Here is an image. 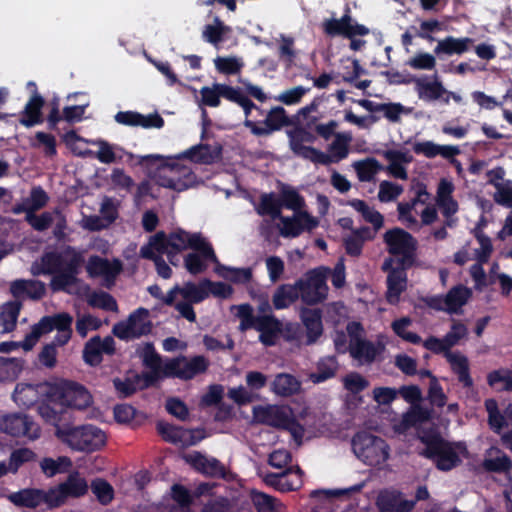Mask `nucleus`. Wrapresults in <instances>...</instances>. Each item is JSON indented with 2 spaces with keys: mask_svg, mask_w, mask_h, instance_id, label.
<instances>
[{
  "mask_svg": "<svg viewBox=\"0 0 512 512\" xmlns=\"http://www.w3.org/2000/svg\"><path fill=\"white\" fill-rule=\"evenodd\" d=\"M0 428L13 437H26L35 440L40 437V426L26 414H10L3 417Z\"/></svg>",
  "mask_w": 512,
  "mask_h": 512,
  "instance_id": "nucleus-15",
  "label": "nucleus"
},
{
  "mask_svg": "<svg viewBox=\"0 0 512 512\" xmlns=\"http://www.w3.org/2000/svg\"><path fill=\"white\" fill-rule=\"evenodd\" d=\"M301 320L306 328V344L315 343L323 333L322 311L318 308H302Z\"/></svg>",
  "mask_w": 512,
  "mask_h": 512,
  "instance_id": "nucleus-25",
  "label": "nucleus"
},
{
  "mask_svg": "<svg viewBox=\"0 0 512 512\" xmlns=\"http://www.w3.org/2000/svg\"><path fill=\"white\" fill-rule=\"evenodd\" d=\"M33 148H44L47 157H54L57 154L56 138L54 135L42 131L35 134V140L31 142Z\"/></svg>",
  "mask_w": 512,
  "mask_h": 512,
  "instance_id": "nucleus-59",
  "label": "nucleus"
},
{
  "mask_svg": "<svg viewBox=\"0 0 512 512\" xmlns=\"http://www.w3.org/2000/svg\"><path fill=\"white\" fill-rule=\"evenodd\" d=\"M418 438L425 445V449L420 455L433 460L437 469L450 471L461 463L457 452L437 431L433 429L424 430Z\"/></svg>",
  "mask_w": 512,
  "mask_h": 512,
  "instance_id": "nucleus-6",
  "label": "nucleus"
},
{
  "mask_svg": "<svg viewBox=\"0 0 512 512\" xmlns=\"http://www.w3.org/2000/svg\"><path fill=\"white\" fill-rule=\"evenodd\" d=\"M149 311L140 307L133 311L126 321L113 326V334L121 340H132L148 335L152 330V323L148 319Z\"/></svg>",
  "mask_w": 512,
  "mask_h": 512,
  "instance_id": "nucleus-13",
  "label": "nucleus"
},
{
  "mask_svg": "<svg viewBox=\"0 0 512 512\" xmlns=\"http://www.w3.org/2000/svg\"><path fill=\"white\" fill-rule=\"evenodd\" d=\"M48 200L49 197L42 187H34L30 192L29 198L17 211H24L26 214L36 212L46 206Z\"/></svg>",
  "mask_w": 512,
  "mask_h": 512,
  "instance_id": "nucleus-49",
  "label": "nucleus"
},
{
  "mask_svg": "<svg viewBox=\"0 0 512 512\" xmlns=\"http://www.w3.org/2000/svg\"><path fill=\"white\" fill-rule=\"evenodd\" d=\"M387 252L395 256V263L398 265L413 266L416 261L418 242L416 238L406 230L394 227L387 230L383 235Z\"/></svg>",
  "mask_w": 512,
  "mask_h": 512,
  "instance_id": "nucleus-8",
  "label": "nucleus"
},
{
  "mask_svg": "<svg viewBox=\"0 0 512 512\" xmlns=\"http://www.w3.org/2000/svg\"><path fill=\"white\" fill-rule=\"evenodd\" d=\"M90 277L103 276L107 281L114 280L122 271V264L119 260L110 262L98 255L90 256L86 266Z\"/></svg>",
  "mask_w": 512,
  "mask_h": 512,
  "instance_id": "nucleus-21",
  "label": "nucleus"
},
{
  "mask_svg": "<svg viewBox=\"0 0 512 512\" xmlns=\"http://www.w3.org/2000/svg\"><path fill=\"white\" fill-rule=\"evenodd\" d=\"M485 225L484 219H482L474 229L473 233L478 243L480 244V250H477V260L480 263H487L493 252L492 241L481 229V226Z\"/></svg>",
  "mask_w": 512,
  "mask_h": 512,
  "instance_id": "nucleus-48",
  "label": "nucleus"
},
{
  "mask_svg": "<svg viewBox=\"0 0 512 512\" xmlns=\"http://www.w3.org/2000/svg\"><path fill=\"white\" fill-rule=\"evenodd\" d=\"M446 360L451 366V370L457 375L458 381L464 388H471L474 381L470 375L468 358L460 353L447 352Z\"/></svg>",
  "mask_w": 512,
  "mask_h": 512,
  "instance_id": "nucleus-28",
  "label": "nucleus"
},
{
  "mask_svg": "<svg viewBox=\"0 0 512 512\" xmlns=\"http://www.w3.org/2000/svg\"><path fill=\"white\" fill-rule=\"evenodd\" d=\"M163 370H150L149 372L135 373L138 390H145L155 386L159 380L166 378Z\"/></svg>",
  "mask_w": 512,
  "mask_h": 512,
  "instance_id": "nucleus-63",
  "label": "nucleus"
},
{
  "mask_svg": "<svg viewBox=\"0 0 512 512\" xmlns=\"http://www.w3.org/2000/svg\"><path fill=\"white\" fill-rule=\"evenodd\" d=\"M186 461L203 475L226 479V468L216 458H208L200 452H193L186 456Z\"/></svg>",
  "mask_w": 512,
  "mask_h": 512,
  "instance_id": "nucleus-20",
  "label": "nucleus"
},
{
  "mask_svg": "<svg viewBox=\"0 0 512 512\" xmlns=\"http://www.w3.org/2000/svg\"><path fill=\"white\" fill-rule=\"evenodd\" d=\"M288 137L290 149L298 157H302L307 153L305 152V149L313 148L312 146H306L305 143H313L316 140L315 135L303 127H296L289 131Z\"/></svg>",
  "mask_w": 512,
  "mask_h": 512,
  "instance_id": "nucleus-33",
  "label": "nucleus"
},
{
  "mask_svg": "<svg viewBox=\"0 0 512 512\" xmlns=\"http://www.w3.org/2000/svg\"><path fill=\"white\" fill-rule=\"evenodd\" d=\"M215 264V272L222 278L237 284L249 283L252 279V270L250 268H232L221 264L219 261Z\"/></svg>",
  "mask_w": 512,
  "mask_h": 512,
  "instance_id": "nucleus-39",
  "label": "nucleus"
},
{
  "mask_svg": "<svg viewBox=\"0 0 512 512\" xmlns=\"http://www.w3.org/2000/svg\"><path fill=\"white\" fill-rule=\"evenodd\" d=\"M88 304L94 308H100L106 311H117L118 305L115 298L107 292L93 293L88 299Z\"/></svg>",
  "mask_w": 512,
  "mask_h": 512,
  "instance_id": "nucleus-62",
  "label": "nucleus"
},
{
  "mask_svg": "<svg viewBox=\"0 0 512 512\" xmlns=\"http://www.w3.org/2000/svg\"><path fill=\"white\" fill-rule=\"evenodd\" d=\"M187 248H191L195 250L197 253H201L204 259L212 262L218 263V258L215 254V251L212 245L207 242L200 233L189 234L188 233V243Z\"/></svg>",
  "mask_w": 512,
  "mask_h": 512,
  "instance_id": "nucleus-46",
  "label": "nucleus"
},
{
  "mask_svg": "<svg viewBox=\"0 0 512 512\" xmlns=\"http://www.w3.org/2000/svg\"><path fill=\"white\" fill-rule=\"evenodd\" d=\"M73 317L67 312L43 316L37 323L38 335H45L53 330L68 331L72 329Z\"/></svg>",
  "mask_w": 512,
  "mask_h": 512,
  "instance_id": "nucleus-26",
  "label": "nucleus"
},
{
  "mask_svg": "<svg viewBox=\"0 0 512 512\" xmlns=\"http://www.w3.org/2000/svg\"><path fill=\"white\" fill-rule=\"evenodd\" d=\"M279 192V200L282 208L284 207L294 212H303L302 208L305 206V200L295 188L288 184L280 183Z\"/></svg>",
  "mask_w": 512,
  "mask_h": 512,
  "instance_id": "nucleus-36",
  "label": "nucleus"
},
{
  "mask_svg": "<svg viewBox=\"0 0 512 512\" xmlns=\"http://www.w3.org/2000/svg\"><path fill=\"white\" fill-rule=\"evenodd\" d=\"M137 353L145 367L150 370H163L161 356L156 352L153 343H145L141 349L137 350Z\"/></svg>",
  "mask_w": 512,
  "mask_h": 512,
  "instance_id": "nucleus-54",
  "label": "nucleus"
},
{
  "mask_svg": "<svg viewBox=\"0 0 512 512\" xmlns=\"http://www.w3.org/2000/svg\"><path fill=\"white\" fill-rule=\"evenodd\" d=\"M36 454L28 448H19L14 450L9 458L10 471L15 473L18 469L27 462L33 461Z\"/></svg>",
  "mask_w": 512,
  "mask_h": 512,
  "instance_id": "nucleus-64",
  "label": "nucleus"
},
{
  "mask_svg": "<svg viewBox=\"0 0 512 512\" xmlns=\"http://www.w3.org/2000/svg\"><path fill=\"white\" fill-rule=\"evenodd\" d=\"M222 155V146L220 144H197L174 158H164L160 155L137 156V164L148 169L156 166L158 170L157 183L165 188L176 191H183L188 186L181 177H189L192 172L187 166L180 165L177 160L188 159L193 163L212 164L218 161Z\"/></svg>",
  "mask_w": 512,
  "mask_h": 512,
  "instance_id": "nucleus-1",
  "label": "nucleus"
},
{
  "mask_svg": "<svg viewBox=\"0 0 512 512\" xmlns=\"http://www.w3.org/2000/svg\"><path fill=\"white\" fill-rule=\"evenodd\" d=\"M102 355L100 336H93L84 345L83 360L90 366H98L103 360Z\"/></svg>",
  "mask_w": 512,
  "mask_h": 512,
  "instance_id": "nucleus-51",
  "label": "nucleus"
},
{
  "mask_svg": "<svg viewBox=\"0 0 512 512\" xmlns=\"http://www.w3.org/2000/svg\"><path fill=\"white\" fill-rule=\"evenodd\" d=\"M21 308V301H9L4 304L0 313V323L4 332H11L15 329Z\"/></svg>",
  "mask_w": 512,
  "mask_h": 512,
  "instance_id": "nucleus-45",
  "label": "nucleus"
},
{
  "mask_svg": "<svg viewBox=\"0 0 512 512\" xmlns=\"http://www.w3.org/2000/svg\"><path fill=\"white\" fill-rule=\"evenodd\" d=\"M471 296V289L462 284L452 287L445 295V311L449 314L462 313V307L469 301Z\"/></svg>",
  "mask_w": 512,
  "mask_h": 512,
  "instance_id": "nucleus-29",
  "label": "nucleus"
},
{
  "mask_svg": "<svg viewBox=\"0 0 512 512\" xmlns=\"http://www.w3.org/2000/svg\"><path fill=\"white\" fill-rule=\"evenodd\" d=\"M156 249L153 245L147 243L140 248V256L143 259L151 260L154 262L157 274L163 279H169L172 275V269L165 262L162 255L156 254Z\"/></svg>",
  "mask_w": 512,
  "mask_h": 512,
  "instance_id": "nucleus-42",
  "label": "nucleus"
},
{
  "mask_svg": "<svg viewBox=\"0 0 512 512\" xmlns=\"http://www.w3.org/2000/svg\"><path fill=\"white\" fill-rule=\"evenodd\" d=\"M215 25H206L202 36L205 41L213 45H217L223 40V35L229 31V27L219 19L215 18Z\"/></svg>",
  "mask_w": 512,
  "mask_h": 512,
  "instance_id": "nucleus-60",
  "label": "nucleus"
},
{
  "mask_svg": "<svg viewBox=\"0 0 512 512\" xmlns=\"http://www.w3.org/2000/svg\"><path fill=\"white\" fill-rule=\"evenodd\" d=\"M250 499L257 512H282V504L266 493L253 489Z\"/></svg>",
  "mask_w": 512,
  "mask_h": 512,
  "instance_id": "nucleus-43",
  "label": "nucleus"
},
{
  "mask_svg": "<svg viewBox=\"0 0 512 512\" xmlns=\"http://www.w3.org/2000/svg\"><path fill=\"white\" fill-rule=\"evenodd\" d=\"M415 90L419 99L425 102L441 101L446 92V88L437 74L433 76L432 81H428L427 78L415 79Z\"/></svg>",
  "mask_w": 512,
  "mask_h": 512,
  "instance_id": "nucleus-24",
  "label": "nucleus"
},
{
  "mask_svg": "<svg viewBox=\"0 0 512 512\" xmlns=\"http://www.w3.org/2000/svg\"><path fill=\"white\" fill-rule=\"evenodd\" d=\"M83 262L82 254L68 245L62 252H45L41 257L39 273L52 275L50 281L52 291H65L67 287L76 284L77 275Z\"/></svg>",
  "mask_w": 512,
  "mask_h": 512,
  "instance_id": "nucleus-2",
  "label": "nucleus"
},
{
  "mask_svg": "<svg viewBox=\"0 0 512 512\" xmlns=\"http://www.w3.org/2000/svg\"><path fill=\"white\" fill-rule=\"evenodd\" d=\"M338 370V361L335 356L321 358L316 366V370L310 374V380L319 384L331 379Z\"/></svg>",
  "mask_w": 512,
  "mask_h": 512,
  "instance_id": "nucleus-37",
  "label": "nucleus"
},
{
  "mask_svg": "<svg viewBox=\"0 0 512 512\" xmlns=\"http://www.w3.org/2000/svg\"><path fill=\"white\" fill-rule=\"evenodd\" d=\"M430 419L431 411L419 404H415L406 413L403 414L399 426L403 430H408L418 424L427 422Z\"/></svg>",
  "mask_w": 512,
  "mask_h": 512,
  "instance_id": "nucleus-41",
  "label": "nucleus"
},
{
  "mask_svg": "<svg viewBox=\"0 0 512 512\" xmlns=\"http://www.w3.org/2000/svg\"><path fill=\"white\" fill-rule=\"evenodd\" d=\"M217 71L225 75H235L241 71L244 63L235 56L217 57L214 60Z\"/></svg>",
  "mask_w": 512,
  "mask_h": 512,
  "instance_id": "nucleus-57",
  "label": "nucleus"
},
{
  "mask_svg": "<svg viewBox=\"0 0 512 512\" xmlns=\"http://www.w3.org/2000/svg\"><path fill=\"white\" fill-rule=\"evenodd\" d=\"M375 505L378 512H412L415 501L405 499L400 490L391 487L378 492Z\"/></svg>",
  "mask_w": 512,
  "mask_h": 512,
  "instance_id": "nucleus-16",
  "label": "nucleus"
},
{
  "mask_svg": "<svg viewBox=\"0 0 512 512\" xmlns=\"http://www.w3.org/2000/svg\"><path fill=\"white\" fill-rule=\"evenodd\" d=\"M112 383L120 398H128L139 391L136 385L135 374L132 371H129L124 379L114 378Z\"/></svg>",
  "mask_w": 512,
  "mask_h": 512,
  "instance_id": "nucleus-55",
  "label": "nucleus"
},
{
  "mask_svg": "<svg viewBox=\"0 0 512 512\" xmlns=\"http://www.w3.org/2000/svg\"><path fill=\"white\" fill-rule=\"evenodd\" d=\"M265 127L257 125L252 120L245 119L244 125L249 128L251 133L255 136H266L274 131H278L284 126H289L292 121L286 114L285 109L282 106L273 107L268 113L264 120Z\"/></svg>",
  "mask_w": 512,
  "mask_h": 512,
  "instance_id": "nucleus-17",
  "label": "nucleus"
},
{
  "mask_svg": "<svg viewBox=\"0 0 512 512\" xmlns=\"http://www.w3.org/2000/svg\"><path fill=\"white\" fill-rule=\"evenodd\" d=\"M351 136L343 133L335 134L334 141L329 145L328 151L334 158V162L337 163L342 159H345L349 153V142Z\"/></svg>",
  "mask_w": 512,
  "mask_h": 512,
  "instance_id": "nucleus-56",
  "label": "nucleus"
},
{
  "mask_svg": "<svg viewBox=\"0 0 512 512\" xmlns=\"http://www.w3.org/2000/svg\"><path fill=\"white\" fill-rule=\"evenodd\" d=\"M356 102L369 112H384V116L391 122H398L404 109L400 103H375L368 99H360Z\"/></svg>",
  "mask_w": 512,
  "mask_h": 512,
  "instance_id": "nucleus-32",
  "label": "nucleus"
},
{
  "mask_svg": "<svg viewBox=\"0 0 512 512\" xmlns=\"http://www.w3.org/2000/svg\"><path fill=\"white\" fill-rule=\"evenodd\" d=\"M482 467L489 473L511 474L512 460L503 450L492 446L486 450Z\"/></svg>",
  "mask_w": 512,
  "mask_h": 512,
  "instance_id": "nucleus-22",
  "label": "nucleus"
},
{
  "mask_svg": "<svg viewBox=\"0 0 512 512\" xmlns=\"http://www.w3.org/2000/svg\"><path fill=\"white\" fill-rule=\"evenodd\" d=\"M472 43L473 39L469 37L455 38L453 36H447L438 41V44L434 48V53L437 56H451L453 54L461 55L469 50Z\"/></svg>",
  "mask_w": 512,
  "mask_h": 512,
  "instance_id": "nucleus-30",
  "label": "nucleus"
},
{
  "mask_svg": "<svg viewBox=\"0 0 512 512\" xmlns=\"http://www.w3.org/2000/svg\"><path fill=\"white\" fill-rule=\"evenodd\" d=\"M346 205L352 207L355 211L360 213L364 221L372 224L376 231H378L383 226V215L373 207H370L364 200L351 199L346 202Z\"/></svg>",
  "mask_w": 512,
  "mask_h": 512,
  "instance_id": "nucleus-35",
  "label": "nucleus"
},
{
  "mask_svg": "<svg viewBox=\"0 0 512 512\" xmlns=\"http://www.w3.org/2000/svg\"><path fill=\"white\" fill-rule=\"evenodd\" d=\"M233 90L234 87L222 83H214L212 87L204 86L200 89L201 104L208 107H218L221 104V97L228 101L231 100Z\"/></svg>",
  "mask_w": 512,
  "mask_h": 512,
  "instance_id": "nucleus-27",
  "label": "nucleus"
},
{
  "mask_svg": "<svg viewBox=\"0 0 512 512\" xmlns=\"http://www.w3.org/2000/svg\"><path fill=\"white\" fill-rule=\"evenodd\" d=\"M278 219L282 222L280 234L285 238L298 237L305 230H313L319 223L318 220L307 211L295 212L292 217L281 215Z\"/></svg>",
  "mask_w": 512,
  "mask_h": 512,
  "instance_id": "nucleus-18",
  "label": "nucleus"
},
{
  "mask_svg": "<svg viewBox=\"0 0 512 512\" xmlns=\"http://www.w3.org/2000/svg\"><path fill=\"white\" fill-rule=\"evenodd\" d=\"M209 360L202 355L191 358L180 355L168 360L164 364L165 377L178 378L184 381L191 380L197 375L205 373L209 368Z\"/></svg>",
  "mask_w": 512,
  "mask_h": 512,
  "instance_id": "nucleus-10",
  "label": "nucleus"
},
{
  "mask_svg": "<svg viewBox=\"0 0 512 512\" xmlns=\"http://www.w3.org/2000/svg\"><path fill=\"white\" fill-rule=\"evenodd\" d=\"M253 417L260 424L281 429H290L295 422L283 408L276 405L254 407Z\"/></svg>",
  "mask_w": 512,
  "mask_h": 512,
  "instance_id": "nucleus-19",
  "label": "nucleus"
},
{
  "mask_svg": "<svg viewBox=\"0 0 512 512\" xmlns=\"http://www.w3.org/2000/svg\"><path fill=\"white\" fill-rule=\"evenodd\" d=\"M300 299L296 283L279 285L272 297V304L276 310L288 308Z\"/></svg>",
  "mask_w": 512,
  "mask_h": 512,
  "instance_id": "nucleus-34",
  "label": "nucleus"
},
{
  "mask_svg": "<svg viewBox=\"0 0 512 512\" xmlns=\"http://www.w3.org/2000/svg\"><path fill=\"white\" fill-rule=\"evenodd\" d=\"M93 403L89 390L82 384L71 380L52 383L51 405L62 413V421L67 409L85 410Z\"/></svg>",
  "mask_w": 512,
  "mask_h": 512,
  "instance_id": "nucleus-5",
  "label": "nucleus"
},
{
  "mask_svg": "<svg viewBox=\"0 0 512 512\" xmlns=\"http://www.w3.org/2000/svg\"><path fill=\"white\" fill-rule=\"evenodd\" d=\"M55 212L45 211L40 215L35 212L27 213L25 221L36 231L43 232L51 227L54 222Z\"/></svg>",
  "mask_w": 512,
  "mask_h": 512,
  "instance_id": "nucleus-58",
  "label": "nucleus"
},
{
  "mask_svg": "<svg viewBox=\"0 0 512 512\" xmlns=\"http://www.w3.org/2000/svg\"><path fill=\"white\" fill-rule=\"evenodd\" d=\"M300 389V382L291 374H278L272 382V391L280 396H292Z\"/></svg>",
  "mask_w": 512,
  "mask_h": 512,
  "instance_id": "nucleus-40",
  "label": "nucleus"
},
{
  "mask_svg": "<svg viewBox=\"0 0 512 512\" xmlns=\"http://www.w3.org/2000/svg\"><path fill=\"white\" fill-rule=\"evenodd\" d=\"M256 212L260 216H270L273 220L278 219L282 215L279 197L274 192L261 194Z\"/></svg>",
  "mask_w": 512,
  "mask_h": 512,
  "instance_id": "nucleus-38",
  "label": "nucleus"
},
{
  "mask_svg": "<svg viewBox=\"0 0 512 512\" xmlns=\"http://www.w3.org/2000/svg\"><path fill=\"white\" fill-rule=\"evenodd\" d=\"M148 243L154 246L157 253L166 254L169 262L176 265L173 258L187 249L188 233L182 229L168 235L164 231H158L150 237Z\"/></svg>",
  "mask_w": 512,
  "mask_h": 512,
  "instance_id": "nucleus-14",
  "label": "nucleus"
},
{
  "mask_svg": "<svg viewBox=\"0 0 512 512\" xmlns=\"http://www.w3.org/2000/svg\"><path fill=\"white\" fill-rule=\"evenodd\" d=\"M60 488L65 493L66 497L79 498L84 496L88 491L87 481L80 477L77 472L70 474L66 481L60 483Z\"/></svg>",
  "mask_w": 512,
  "mask_h": 512,
  "instance_id": "nucleus-44",
  "label": "nucleus"
},
{
  "mask_svg": "<svg viewBox=\"0 0 512 512\" xmlns=\"http://www.w3.org/2000/svg\"><path fill=\"white\" fill-rule=\"evenodd\" d=\"M55 427L56 438L76 452L93 453L105 446L107 437L103 430L92 424L73 425L62 423H49Z\"/></svg>",
  "mask_w": 512,
  "mask_h": 512,
  "instance_id": "nucleus-3",
  "label": "nucleus"
},
{
  "mask_svg": "<svg viewBox=\"0 0 512 512\" xmlns=\"http://www.w3.org/2000/svg\"><path fill=\"white\" fill-rule=\"evenodd\" d=\"M358 179L362 182L371 181L375 174L381 169L379 161L375 158H367L365 160L354 163Z\"/></svg>",
  "mask_w": 512,
  "mask_h": 512,
  "instance_id": "nucleus-53",
  "label": "nucleus"
},
{
  "mask_svg": "<svg viewBox=\"0 0 512 512\" xmlns=\"http://www.w3.org/2000/svg\"><path fill=\"white\" fill-rule=\"evenodd\" d=\"M8 499L17 507L36 508L43 503L42 490L36 488H25L11 493Z\"/></svg>",
  "mask_w": 512,
  "mask_h": 512,
  "instance_id": "nucleus-31",
  "label": "nucleus"
},
{
  "mask_svg": "<svg viewBox=\"0 0 512 512\" xmlns=\"http://www.w3.org/2000/svg\"><path fill=\"white\" fill-rule=\"evenodd\" d=\"M503 382L504 386L499 391H512V370L497 369L488 373L487 383L490 387H495L497 383Z\"/></svg>",
  "mask_w": 512,
  "mask_h": 512,
  "instance_id": "nucleus-61",
  "label": "nucleus"
},
{
  "mask_svg": "<svg viewBox=\"0 0 512 512\" xmlns=\"http://www.w3.org/2000/svg\"><path fill=\"white\" fill-rule=\"evenodd\" d=\"M90 488L98 502L102 505H108L114 499V489L105 479L96 478L92 480Z\"/></svg>",
  "mask_w": 512,
  "mask_h": 512,
  "instance_id": "nucleus-52",
  "label": "nucleus"
},
{
  "mask_svg": "<svg viewBox=\"0 0 512 512\" xmlns=\"http://www.w3.org/2000/svg\"><path fill=\"white\" fill-rule=\"evenodd\" d=\"M485 409L488 413V424L494 432L500 433L503 428L507 427L505 410L500 412L495 399H487L485 401Z\"/></svg>",
  "mask_w": 512,
  "mask_h": 512,
  "instance_id": "nucleus-47",
  "label": "nucleus"
},
{
  "mask_svg": "<svg viewBox=\"0 0 512 512\" xmlns=\"http://www.w3.org/2000/svg\"><path fill=\"white\" fill-rule=\"evenodd\" d=\"M352 449L369 466L380 465L389 458V445L386 441L365 431L357 432L353 436Z\"/></svg>",
  "mask_w": 512,
  "mask_h": 512,
  "instance_id": "nucleus-9",
  "label": "nucleus"
},
{
  "mask_svg": "<svg viewBox=\"0 0 512 512\" xmlns=\"http://www.w3.org/2000/svg\"><path fill=\"white\" fill-rule=\"evenodd\" d=\"M329 275L330 268L319 266L308 270L295 281L303 304L315 306L327 299L329 291L327 278Z\"/></svg>",
  "mask_w": 512,
  "mask_h": 512,
  "instance_id": "nucleus-7",
  "label": "nucleus"
},
{
  "mask_svg": "<svg viewBox=\"0 0 512 512\" xmlns=\"http://www.w3.org/2000/svg\"><path fill=\"white\" fill-rule=\"evenodd\" d=\"M180 294L187 302L200 303L208 297L209 291L203 280L199 285L193 282H186L184 286L181 287Z\"/></svg>",
  "mask_w": 512,
  "mask_h": 512,
  "instance_id": "nucleus-50",
  "label": "nucleus"
},
{
  "mask_svg": "<svg viewBox=\"0 0 512 512\" xmlns=\"http://www.w3.org/2000/svg\"><path fill=\"white\" fill-rule=\"evenodd\" d=\"M413 266L398 265L394 257H387L382 263L381 270L387 273L386 301L391 305H397L401 294L407 289V270Z\"/></svg>",
  "mask_w": 512,
  "mask_h": 512,
  "instance_id": "nucleus-11",
  "label": "nucleus"
},
{
  "mask_svg": "<svg viewBox=\"0 0 512 512\" xmlns=\"http://www.w3.org/2000/svg\"><path fill=\"white\" fill-rule=\"evenodd\" d=\"M346 330L350 337L349 353L351 357L364 364L373 363L381 353V348L362 337L364 331L362 324L355 321L349 322Z\"/></svg>",
  "mask_w": 512,
  "mask_h": 512,
  "instance_id": "nucleus-12",
  "label": "nucleus"
},
{
  "mask_svg": "<svg viewBox=\"0 0 512 512\" xmlns=\"http://www.w3.org/2000/svg\"><path fill=\"white\" fill-rule=\"evenodd\" d=\"M45 100L38 92L32 93L23 111L20 114L19 123L24 127L30 128L44 122L42 109Z\"/></svg>",
  "mask_w": 512,
  "mask_h": 512,
  "instance_id": "nucleus-23",
  "label": "nucleus"
},
{
  "mask_svg": "<svg viewBox=\"0 0 512 512\" xmlns=\"http://www.w3.org/2000/svg\"><path fill=\"white\" fill-rule=\"evenodd\" d=\"M52 383L40 382L36 384L18 383L12 394L14 402L24 408L37 405V411L47 423H57L62 418L61 411L51 405Z\"/></svg>",
  "mask_w": 512,
  "mask_h": 512,
  "instance_id": "nucleus-4",
  "label": "nucleus"
}]
</instances>
